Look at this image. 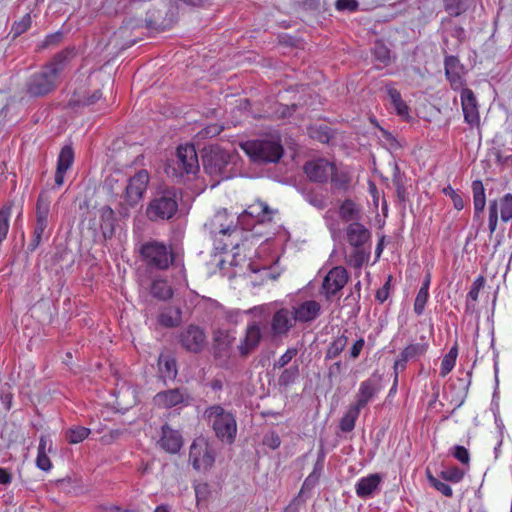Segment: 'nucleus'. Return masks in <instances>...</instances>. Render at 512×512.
<instances>
[{
	"instance_id": "45",
	"label": "nucleus",
	"mask_w": 512,
	"mask_h": 512,
	"mask_svg": "<svg viewBox=\"0 0 512 512\" xmlns=\"http://www.w3.org/2000/svg\"><path fill=\"white\" fill-rule=\"evenodd\" d=\"M373 55L375 60L379 61L383 65H387L390 62V50L382 42L377 41L373 47Z\"/></svg>"
},
{
	"instance_id": "30",
	"label": "nucleus",
	"mask_w": 512,
	"mask_h": 512,
	"mask_svg": "<svg viewBox=\"0 0 512 512\" xmlns=\"http://www.w3.org/2000/svg\"><path fill=\"white\" fill-rule=\"evenodd\" d=\"M474 220H478L486 206L485 188L481 180L472 182Z\"/></svg>"
},
{
	"instance_id": "4",
	"label": "nucleus",
	"mask_w": 512,
	"mask_h": 512,
	"mask_svg": "<svg viewBox=\"0 0 512 512\" xmlns=\"http://www.w3.org/2000/svg\"><path fill=\"white\" fill-rule=\"evenodd\" d=\"M271 244L266 242L255 251V258L249 257L247 269L249 278L253 285H260L266 280H275L280 272L275 266L279 261L277 253H270Z\"/></svg>"
},
{
	"instance_id": "55",
	"label": "nucleus",
	"mask_w": 512,
	"mask_h": 512,
	"mask_svg": "<svg viewBox=\"0 0 512 512\" xmlns=\"http://www.w3.org/2000/svg\"><path fill=\"white\" fill-rule=\"evenodd\" d=\"M446 11L453 16H459L464 11L463 0H444Z\"/></svg>"
},
{
	"instance_id": "40",
	"label": "nucleus",
	"mask_w": 512,
	"mask_h": 512,
	"mask_svg": "<svg viewBox=\"0 0 512 512\" xmlns=\"http://www.w3.org/2000/svg\"><path fill=\"white\" fill-rule=\"evenodd\" d=\"M458 356V350L456 346H453L449 352L443 357L440 366V376H447L455 367L456 359Z\"/></svg>"
},
{
	"instance_id": "37",
	"label": "nucleus",
	"mask_w": 512,
	"mask_h": 512,
	"mask_svg": "<svg viewBox=\"0 0 512 512\" xmlns=\"http://www.w3.org/2000/svg\"><path fill=\"white\" fill-rule=\"evenodd\" d=\"M333 187L339 190H345L350 182V176L347 171L338 169L333 163V172L329 177Z\"/></svg>"
},
{
	"instance_id": "43",
	"label": "nucleus",
	"mask_w": 512,
	"mask_h": 512,
	"mask_svg": "<svg viewBox=\"0 0 512 512\" xmlns=\"http://www.w3.org/2000/svg\"><path fill=\"white\" fill-rule=\"evenodd\" d=\"M498 202V210H500V217L503 222H508L512 219V194H505Z\"/></svg>"
},
{
	"instance_id": "59",
	"label": "nucleus",
	"mask_w": 512,
	"mask_h": 512,
	"mask_svg": "<svg viewBox=\"0 0 512 512\" xmlns=\"http://www.w3.org/2000/svg\"><path fill=\"white\" fill-rule=\"evenodd\" d=\"M306 201L318 209H323L326 206L325 199L322 195L309 193L305 196Z\"/></svg>"
},
{
	"instance_id": "64",
	"label": "nucleus",
	"mask_w": 512,
	"mask_h": 512,
	"mask_svg": "<svg viewBox=\"0 0 512 512\" xmlns=\"http://www.w3.org/2000/svg\"><path fill=\"white\" fill-rule=\"evenodd\" d=\"M207 491V484H198L195 486V494L198 502L206 498Z\"/></svg>"
},
{
	"instance_id": "18",
	"label": "nucleus",
	"mask_w": 512,
	"mask_h": 512,
	"mask_svg": "<svg viewBox=\"0 0 512 512\" xmlns=\"http://www.w3.org/2000/svg\"><path fill=\"white\" fill-rule=\"evenodd\" d=\"M182 346L191 352H199L205 344L206 335L202 328L189 325L179 336Z\"/></svg>"
},
{
	"instance_id": "41",
	"label": "nucleus",
	"mask_w": 512,
	"mask_h": 512,
	"mask_svg": "<svg viewBox=\"0 0 512 512\" xmlns=\"http://www.w3.org/2000/svg\"><path fill=\"white\" fill-rule=\"evenodd\" d=\"M299 375V365L295 363L282 371L278 378V383L280 386H289L296 382V380L299 378Z\"/></svg>"
},
{
	"instance_id": "27",
	"label": "nucleus",
	"mask_w": 512,
	"mask_h": 512,
	"mask_svg": "<svg viewBox=\"0 0 512 512\" xmlns=\"http://www.w3.org/2000/svg\"><path fill=\"white\" fill-rule=\"evenodd\" d=\"M346 238L351 246L358 248L369 240L370 232L359 222H353L346 228Z\"/></svg>"
},
{
	"instance_id": "6",
	"label": "nucleus",
	"mask_w": 512,
	"mask_h": 512,
	"mask_svg": "<svg viewBox=\"0 0 512 512\" xmlns=\"http://www.w3.org/2000/svg\"><path fill=\"white\" fill-rule=\"evenodd\" d=\"M204 417L211 425L216 437L222 442L232 444L237 434L235 415L221 405H212L204 411Z\"/></svg>"
},
{
	"instance_id": "35",
	"label": "nucleus",
	"mask_w": 512,
	"mask_h": 512,
	"mask_svg": "<svg viewBox=\"0 0 512 512\" xmlns=\"http://www.w3.org/2000/svg\"><path fill=\"white\" fill-rule=\"evenodd\" d=\"M269 308H270L269 305L255 306V307L249 309L248 311H246L245 313H254L259 316H263L266 313H268ZM243 313L244 312H242L238 309L228 310L225 313V318L229 323L238 324L242 319Z\"/></svg>"
},
{
	"instance_id": "38",
	"label": "nucleus",
	"mask_w": 512,
	"mask_h": 512,
	"mask_svg": "<svg viewBox=\"0 0 512 512\" xmlns=\"http://www.w3.org/2000/svg\"><path fill=\"white\" fill-rule=\"evenodd\" d=\"M12 203H6L0 209V244L4 241L9 231V220L12 214Z\"/></svg>"
},
{
	"instance_id": "52",
	"label": "nucleus",
	"mask_w": 512,
	"mask_h": 512,
	"mask_svg": "<svg viewBox=\"0 0 512 512\" xmlns=\"http://www.w3.org/2000/svg\"><path fill=\"white\" fill-rule=\"evenodd\" d=\"M429 300V292L419 290L414 301V312L417 316L424 313L425 306Z\"/></svg>"
},
{
	"instance_id": "19",
	"label": "nucleus",
	"mask_w": 512,
	"mask_h": 512,
	"mask_svg": "<svg viewBox=\"0 0 512 512\" xmlns=\"http://www.w3.org/2000/svg\"><path fill=\"white\" fill-rule=\"evenodd\" d=\"M445 74L455 91L465 89L464 67L455 56H447L444 61Z\"/></svg>"
},
{
	"instance_id": "57",
	"label": "nucleus",
	"mask_w": 512,
	"mask_h": 512,
	"mask_svg": "<svg viewBox=\"0 0 512 512\" xmlns=\"http://www.w3.org/2000/svg\"><path fill=\"white\" fill-rule=\"evenodd\" d=\"M364 346H365L364 338L361 337V338L357 339L356 341H354V343L352 344V346L350 347V349L348 351V358L351 360L357 359L360 356Z\"/></svg>"
},
{
	"instance_id": "46",
	"label": "nucleus",
	"mask_w": 512,
	"mask_h": 512,
	"mask_svg": "<svg viewBox=\"0 0 512 512\" xmlns=\"http://www.w3.org/2000/svg\"><path fill=\"white\" fill-rule=\"evenodd\" d=\"M440 477L448 482L459 483L464 478V471L456 466L448 467L440 472Z\"/></svg>"
},
{
	"instance_id": "9",
	"label": "nucleus",
	"mask_w": 512,
	"mask_h": 512,
	"mask_svg": "<svg viewBox=\"0 0 512 512\" xmlns=\"http://www.w3.org/2000/svg\"><path fill=\"white\" fill-rule=\"evenodd\" d=\"M428 349L429 340L426 336L421 335L418 339L411 340L395 359L393 370L395 372H403L408 362L418 361L427 353Z\"/></svg>"
},
{
	"instance_id": "51",
	"label": "nucleus",
	"mask_w": 512,
	"mask_h": 512,
	"mask_svg": "<svg viewBox=\"0 0 512 512\" xmlns=\"http://www.w3.org/2000/svg\"><path fill=\"white\" fill-rule=\"evenodd\" d=\"M427 479L431 486H433L437 491L442 493L446 497H451L453 495V490L446 482H443L436 477L428 474Z\"/></svg>"
},
{
	"instance_id": "60",
	"label": "nucleus",
	"mask_w": 512,
	"mask_h": 512,
	"mask_svg": "<svg viewBox=\"0 0 512 512\" xmlns=\"http://www.w3.org/2000/svg\"><path fill=\"white\" fill-rule=\"evenodd\" d=\"M396 114L403 119H407L409 117V107L406 103L401 99L392 104Z\"/></svg>"
},
{
	"instance_id": "3",
	"label": "nucleus",
	"mask_w": 512,
	"mask_h": 512,
	"mask_svg": "<svg viewBox=\"0 0 512 512\" xmlns=\"http://www.w3.org/2000/svg\"><path fill=\"white\" fill-rule=\"evenodd\" d=\"M238 154L234 149H226L219 145H211L203 155V167L207 174L227 180L235 175Z\"/></svg>"
},
{
	"instance_id": "33",
	"label": "nucleus",
	"mask_w": 512,
	"mask_h": 512,
	"mask_svg": "<svg viewBox=\"0 0 512 512\" xmlns=\"http://www.w3.org/2000/svg\"><path fill=\"white\" fill-rule=\"evenodd\" d=\"M339 215L345 222H358L361 212L359 207L351 199H345L339 208Z\"/></svg>"
},
{
	"instance_id": "2",
	"label": "nucleus",
	"mask_w": 512,
	"mask_h": 512,
	"mask_svg": "<svg viewBox=\"0 0 512 512\" xmlns=\"http://www.w3.org/2000/svg\"><path fill=\"white\" fill-rule=\"evenodd\" d=\"M74 55V48L58 53L40 72L30 77L27 82V92L32 96H43L51 92L56 86L60 73Z\"/></svg>"
},
{
	"instance_id": "44",
	"label": "nucleus",
	"mask_w": 512,
	"mask_h": 512,
	"mask_svg": "<svg viewBox=\"0 0 512 512\" xmlns=\"http://www.w3.org/2000/svg\"><path fill=\"white\" fill-rule=\"evenodd\" d=\"M47 228L48 222L36 220L32 239L29 244V249L31 251L35 250L39 246Z\"/></svg>"
},
{
	"instance_id": "61",
	"label": "nucleus",
	"mask_w": 512,
	"mask_h": 512,
	"mask_svg": "<svg viewBox=\"0 0 512 512\" xmlns=\"http://www.w3.org/2000/svg\"><path fill=\"white\" fill-rule=\"evenodd\" d=\"M36 465L43 471H49L52 467L51 461L47 454H37Z\"/></svg>"
},
{
	"instance_id": "50",
	"label": "nucleus",
	"mask_w": 512,
	"mask_h": 512,
	"mask_svg": "<svg viewBox=\"0 0 512 512\" xmlns=\"http://www.w3.org/2000/svg\"><path fill=\"white\" fill-rule=\"evenodd\" d=\"M31 26V16L29 13L25 14L19 21L15 22L12 26L11 32L13 37H17L26 32Z\"/></svg>"
},
{
	"instance_id": "7",
	"label": "nucleus",
	"mask_w": 512,
	"mask_h": 512,
	"mask_svg": "<svg viewBox=\"0 0 512 512\" xmlns=\"http://www.w3.org/2000/svg\"><path fill=\"white\" fill-rule=\"evenodd\" d=\"M178 210V195L174 189L159 192L149 202L146 216L153 222L171 219Z\"/></svg>"
},
{
	"instance_id": "58",
	"label": "nucleus",
	"mask_w": 512,
	"mask_h": 512,
	"mask_svg": "<svg viewBox=\"0 0 512 512\" xmlns=\"http://www.w3.org/2000/svg\"><path fill=\"white\" fill-rule=\"evenodd\" d=\"M263 444L275 450L281 445V439L276 432L272 431L264 436Z\"/></svg>"
},
{
	"instance_id": "42",
	"label": "nucleus",
	"mask_w": 512,
	"mask_h": 512,
	"mask_svg": "<svg viewBox=\"0 0 512 512\" xmlns=\"http://www.w3.org/2000/svg\"><path fill=\"white\" fill-rule=\"evenodd\" d=\"M91 430L83 426H75L66 431V438L70 444H78L84 441Z\"/></svg>"
},
{
	"instance_id": "62",
	"label": "nucleus",
	"mask_w": 512,
	"mask_h": 512,
	"mask_svg": "<svg viewBox=\"0 0 512 512\" xmlns=\"http://www.w3.org/2000/svg\"><path fill=\"white\" fill-rule=\"evenodd\" d=\"M483 281L484 280L482 277H479L474 281V283L467 295L469 299H471L473 301H476L478 299L479 290H480L481 286L483 285Z\"/></svg>"
},
{
	"instance_id": "13",
	"label": "nucleus",
	"mask_w": 512,
	"mask_h": 512,
	"mask_svg": "<svg viewBox=\"0 0 512 512\" xmlns=\"http://www.w3.org/2000/svg\"><path fill=\"white\" fill-rule=\"evenodd\" d=\"M95 216L99 217V221L95 219L89 220L88 226L90 229L99 230L104 239H110L115 231V212L109 206H103L95 212Z\"/></svg>"
},
{
	"instance_id": "47",
	"label": "nucleus",
	"mask_w": 512,
	"mask_h": 512,
	"mask_svg": "<svg viewBox=\"0 0 512 512\" xmlns=\"http://www.w3.org/2000/svg\"><path fill=\"white\" fill-rule=\"evenodd\" d=\"M311 138L320 143H328L331 138L330 129L327 126H313L309 128Z\"/></svg>"
},
{
	"instance_id": "48",
	"label": "nucleus",
	"mask_w": 512,
	"mask_h": 512,
	"mask_svg": "<svg viewBox=\"0 0 512 512\" xmlns=\"http://www.w3.org/2000/svg\"><path fill=\"white\" fill-rule=\"evenodd\" d=\"M298 354L296 347H289L273 364L274 369L284 368L287 366Z\"/></svg>"
},
{
	"instance_id": "8",
	"label": "nucleus",
	"mask_w": 512,
	"mask_h": 512,
	"mask_svg": "<svg viewBox=\"0 0 512 512\" xmlns=\"http://www.w3.org/2000/svg\"><path fill=\"white\" fill-rule=\"evenodd\" d=\"M189 461L198 472H206L212 468L215 462V453L205 438L199 437L192 442Z\"/></svg>"
},
{
	"instance_id": "10",
	"label": "nucleus",
	"mask_w": 512,
	"mask_h": 512,
	"mask_svg": "<svg viewBox=\"0 0 512 512\" xmlns=\"http://www.w3.org/2000/svg\"><path fill=\"white\" fill-rule=\"evenodd\" d=\"M140 252L146 263L157 269H167L172 262V254L169 248L157 241L143 244Z\"/></svg>"
},
{
	"instance_id": "34",
	"label": "nucleus",
	"mask_w": 512,
	"mask_h": 512,
	"mask_svg": "<svg viewBox=\"0 0 512 512\" xmlns=\"http://www.w3.org/2000/svg\"><path fill=\"white\" fill-rule=\"evenodd\" d=\"M51 197L47 191H41L35 207V217L38 221L48 222L50 214Z\"/></svg>"
},
{
	"instance_id": "17",
	"label": "nucleus",
	"mask_w": 512,
	"mask_h": 512,
	"mask_svg": "<svg viewBox=\"0 0 512 512\" xmlns=\"http://www.w3.org/2000/svg\"><path fill=\"white\" fill-rule=\"evenodd\" d=\"M176 165L187 174H194L199 170L198 157L193 145H180L177 148Z\"/></svg>"
},
{
	"instance_id": "20",
	"label": "nucleus",
	"mask_w": 512,
	"mask_h": 512,
	"mask_svg": "<svg viewBox=\"0 0 512 512\" xmlns=\"http://www.w3.org/2000/svg\"><path fill=\"white\" fill-rule=\"evenodd\" d=\"M460 98L465 122L471 126L478 125L480 116L477 100L473 91L468 88L462 89Z\"/></svg>"
},
{
	"instance_id": "23",
	"label": "nucleus",
	"mask_w": 512,
	"mask_h": 512,
	"mask_svg": "<svg viewBox=\"0 0 512 512\" xmlns=\"http://www.w3.org/2000/svg\"><path fill=\"white\" fill-rule=\"evenodd\" d=\"M159 445L166 452L176 454L183 445L182 435L178 430L172 429L169 425H163Z\"/></svg>"
},
{
	"instance_id": "56",
	"label": "nucleus",
	"mask_w": 512,
	"mask_h": 512,
	"mask_svg": "<svg viewBox=\"0 0 512 512\" xmlns=\"http://www.w3.org/2000/svg\"><path fill=\"white\" fill-rule=\"evenodd\" d=\"M452 455L460 461L462 464H469L470 461V455L468 450L461 445H456L453 447Z\"/></svg>"
},
{
	"instance_id": "11",
	"label": "nucleus",
	"mask_w": 512,
	"mask_h": 512,
	"mask_svg": "<svg viewBox=\"0 0 512 512\" xmlns=\"http://www.w3.org/2000/svg\"><path fill=\"white\" fill-rule=\"evenodd\" d=\"M382 376L373 373L369 378L362 381L355 395V401L351 405L360 411L381 391Z\"/></svg>"
},
{
	"instance_id": "1",
	"label": "nucleus",
	"mask_w": 512,
	"mask_h": 512,
	"mask_svg": "<svg viewBox=\"0 0 512 512\" xmlns=\"http://www.w3.org/2000/svg\"><path fill=\"white\" fill-rule=\"evenodd\" d=\"M225 218V214H217L215 217L206 224L210 230L211 238L213 240L214 249L223 253L232 247V259L230 261L231 266H242L243 262H246V250L249 245L248 240L242 241L240 244L238 240L242 237L243 229H240L237 225L223 224L222 220Z\"/></svg>"
},
{
	"instance_id": "25",
	"label": "nucleus",
	"mask_w": 512,
	"mask_h": 512,
	"mask_svg": "<svg viewBox=\"0 0 512 512\" xmlns=\"http://www.w3.org/2000/svg\"><path fill=\"white\" fill-rule=\"evenodd\" d=\"M74 162V151L71 146H64L58 156L55 172V185L61 187L64 184L65 174Z\"/></svg>"
},
{
	"instance_id": "54",
	"label": "nucleus",
	"mask_w": 512,
	"mask_h": 512,
	"mask_svg": "<svg viewBox=\"0 0 512 512\" xmlns=\"http://www.w3.org/2000/svg\"><path fill=\"white\" fill-rule=\"evenodd\" d=\"M359 8L357 0H337L335 2V9L339 12H356Z\"/></svg>"
},
{
	"instance_id": "26",
	"label": "nucleus",
	"mask_w": 512,
	"mask_h": 512,
	"mask_svg": "<svg viewBox=\"0 0 512 512\" xmlns=\"http://www.w3.org/2000/svg\"><path fill=\"white\" fill-rule=\"evenodd\" d=\"M186 398V393L181 389H169L157 393L154 396V404L161 408H172L182 404Z\"/></svg>"
},
{
	"instance_id": "24",
	"label": "nucleus",
	"mask_w": 512,
	"mask_h": 512,
	"mask_svg": "<svg viewBox=\"0 0 512 512\" xmlns=\"http://www.w3.org/2000/svg\"><path fill=\"white\" fill-rule=\"evenodd\" d=\"M273 212L269 206L262 202L256 201L248 206V208L238 217V221L244 224L247 217L254 219L255 223H264L271 221Z\"/></svg>"
},
{
	"instance_id": "32",
	"label": "nucleus",
	"mask_w": 512,
	"mask_h": 512,
	"mask_svg": "<svg viewBox=\"0 0 512 512\" xmlns=\"http://www.w3.org/2000/svg\"><path fill=\"white\" fill-rule=\"evenodd\" d=\"M158 322L164 327H176L182 322V312L179 308L168 307L159 314Z\"/></svg>"
},
{
	"instance_id": "36",
	"label": "nucleus",
	"mask_w": 512,
	"mask_h": 512,
	"mask_svg": "<svg viewBox=\"0 0 512 512\" xmlns=\"http://www.w3.org/2000/svg\"><path fill=\"white\" fill-rule=\"evenodd\" d=\"M360 412L361 411L359 409L350 405L348 410L345 412V414L343 415V417L340 420L339 427H340L341 431L346 432V433L351 432L355 427V423L359 417Z\"/></svg>"
},
{
	"instance_id": "28",
	"label": "nucleus",
	"mask_w": 512,
	"mask_h": 512,
	"mask_svg": "<svg viewBox=\"0 0 512 512\" xmlns=\"http://www.w3.org/2000/svg\"><path fill=\"white\" fill-rule=\"evenodd\" d=\"M381 483V476L379 474H370L362 477L355 485V491L360 498H369L378 489Z\"/></svg>"
},
{
	"instance_id": "29",
	"label": "nucleus",
	"mask_w": 512,
	"mask_h": 512,
	"mask_svg": "<svg viewBox=\"0 0 512 512\" xmlns=\"http://www.w3.org/2000/svg\"><path fill=\"white\" fill-rule=\"evenodd\" d=\"M347 332L348 330L346 329L343 331H339V333L332 338L326 350V360H332L337 358L345 350L348 344Z\"/></svg>"
},
{
	"instance_id": "53",
	"label": "nucleus",
	"mask_w": 512,
	"mask_h": 512,
	"mask_svg": "<svg viewBox=\"0 0 512 512\" xmlns=\"http://www.w3.org/2000/svg\"><path fill=\"white\" fill-rule=\"evenodd\" d=\"M235 339V331L218 329L214 333V340L220 345L228 346Z\"/></svg>"
},
{
	"instance_id": "31",
	"label": "nucleus",
	"mask_w": 512,
	"mask_h": 512,
	"mask_svg": "<svg viewBox=\"0 0 512 512\" xmlns=\"http://www.w3.org/2000/svg\"><path fill=\"white\" fill-rule=\"evenodd\" d=\"M159 372L164 381L174 380L177 376L176 361L169 355H160L158 360Z\"/></svg>"
},
{
	"instance_id": "39",
	"label": "nucleus",
	"mask_w": 512,
	"mask_h": 512,
	"mask_svg": "<svg viewBox=\"0 0 512 512\" xmlns=\"http://www.w3.org/2000/svg\"><path fill=\"white\" fill-rule=\"evenodd\" d=\"M151 293L154 297L167 300L172 297L173 291L170 285L164 280H155L151 286Z\"/></svg>"
},
{
	"instance_id": "5",
	"label": "nucleus",
	"mask_w": 512,
	"mask_h": 512,
	"mask_svg": "<svg viewBox=\"0 0 512 512\" xmlns=\"http://www.w3.org/2000/svg\"><path fill=\"white\" fill-rule=\"evenodd\" d=\"M240 148L255 163H276L284 152L277 133L240 143Z\"/></svg>"
},
{
	"instance_id": "16",
	"label": "nucleus",
	"mask_w": 512,
	"mask_h": 512,
	"mask_svg": "<svg viewBox=\"0 0 512 512\" xmlns=\"http://www.w3.org/2000/svg\"><path fill=\"white\" fill-rule=\"evenodd\" d=\"M303 169L311 181L325 183L329 180L333 172V163L326 159L319 158L308 161Z\"/></svg>"
},
{
	"instance_id": "63",
	"label": "nucleus",
	"mask_w": 512,
	"mask_h": 512,
	"mask_svg": "<svg viewBox=\"0 0 512 512\" xmlns=\"http://www.w3.org/2000/svg\"><path fill=\"white\" fill-rule=\"evenodd\" d=\"M385 91L391 101V104L402 98L400 92L392 84H387L385 86Z\"/></svg>"
},
{
	"instance_id": "14",
	"label": "nucleus",
	"mask_w": 512,
	"mask_h": 512,
	"mask_svg": "<svg viewBox=\"0 0 512 512\" xmlns=\"http://www.w3.org/2000/svg\"><path fill=\"white\" fill-rule=\"evenodd\" d=\"M295 317L291 308L281 307L277 309L271 318L270 329L275 337H282L289 333V331L296 324Z\"/></svg>"
},
{
	"instance_id": "22",
	"label": "nucleus",
	"mask_w": 512,
	"mask_h": 512,
	"mask_svg": "<svg viewBox=\"0 0 512 512\" xmlns=\"http://www.w3.org/2000/svg\"><path fill=\"white\" fill-rule=\"evenodd\" d=\"M262 339L260 324L256 321L248 323L245 337L238 346L241 355H247L259 345Z\"/></svg>"
},
{
	"instance_id": "12",
	"label": "nucleus",
	"mask_w": 512,
	"mask_h": 512,
	"mask_svg": "<svg viewBox=\"0 0 512 512\" xmlns=\"http://www.w3.org/2000/svg\"><path fill=\"white\" fill-rule=\"evenodd\" d=\"M148 183L149 174L146 170L138 171L129 179L125 195V201L128 207L132 208L140 202L147 189Z\"/></svg>"
},
{
	"instance_id": "49",
	"label": "nucleus",
	"mask_w": 512,
	"mask_h": 512,
	"mask_svg": "<svg viewBox=\"0 0 512 512\" xmlns=\"http://www.w3.org/2000/svg\"><path fill=\"white\" fill-rule=\"evenodd\" d=\"M489 218H488V228L490 235H492L498 224V202L497 200H492L489 202L488 206Z\"/></svg>"
},
{
	"instance_id": "15",
	"label": "nucleus",
	"mask_w": 512,
	"mask_h": 512,
	"mask_svg": "<svg viewBox=\"0 0 512 512\" xmlns=\"http://www.w3.org/2000/svg\"><path fill=\"white\" fill-rule=\"evenodd\" d=\"M291 310L297 323L306 324L315 321L321 313V305L313 299L295 301Z\"/></svg>"
},
{
	"instance_id": "21",
	"label": "nucleus",
	"mask_w": 512,
	"mask_h": 512,
	"mask_svg": "<svg viewBox=\"0 0 512 512\" xmlns=\"http://www.w3.org/2000/svg\"><path fill=\"white\" fill-rule=\"evenodd\" d=\"M348 281V273L342 266L332 268L324 278L322 287L326 295H334L340 291Z\"/></svg>"
}]
</instances>
